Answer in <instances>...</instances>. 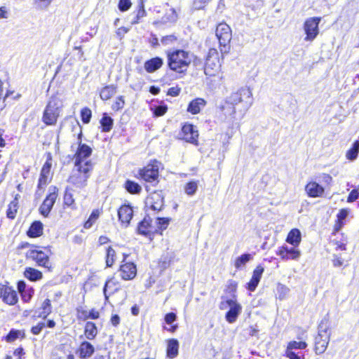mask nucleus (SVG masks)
Here are the masks:
<instances>
[{
    "label": "nucleus",
    "instance_id": "1",
    "mask_svg": "<svg viewBox=\"0 0 359 359\" xmlns=\"http://www.w3.org/2000/svg\"><path fill=\"white\" fill-rule=\"evenodd\" d=\"M191 60L192 55L184 50H175L168 53V67L178 73L186 72Z\"/></svg>",
    "mask_w": 359,
    "mask_h": 359
},
{
    "label": "nucleus",
    "instance_id": "2",
    "mask_svg": "<svg viewBox=\"0 0 359 359\" xmlns=\"http://www.w3.org/2000/svg\"><path fill=\"white\" fill-rule=\"evenodd\" d=\"M76 169L69 177V182L78 188H83L87 185V180L90 177L93 165L88 161L81 165H75Z\"/></svg>",
    "mask_w": 359,
    "mask_h": 359
},
{
    "label": "nucleus",
    "instance_id": "3",
    "mask_svg": "<svg viewBox=\"0 0 359 359\" xmlns=\"http://www.w3.org/2000/svg\"><path fill=\"white\" fill-rule=\"evenodd\" d=\"M226 101L234 106L241 105L240 109V111L242 112L240 116V119H241L245 111L252 104V95L251 91H235L226 98Z\"/></svg>",
    "mask_w": 359,
    "mask_h": 359
},
{
    "label": "nucleus",
    "instance_id": "4",
    "mask_svg": "<svg viewBox=\"0 0 359 359\" xmlns=\"http://www.w3.org/2000/svg\"><path fill=\"white\" fill-rule=\"evenodd\" d=\"M215 34L218 39L221 51L226 53L229 49V43L231 40V29L226 23H220L217 25Z\"/></svg>",
    "mask_w": 359,
    "mask_h": 359
},
{
    "label": "nucleus",
    "instance_id": "5",
    "mask_svg": "<svg viewBox=\"0 0 359 359\" xmlns=\"http://www.w3.org/2000/svg\"><path fill=\"white\" fill-rule=\"evenodd\" d=\"M220 67L218 53L215 48H210L206 57L204 73L206 76H214Z\"/></svg>",
    "mask_w": 359,
    "mask_h": 359
},
{
    "label": "nucleus",
    "instance_id": "6",
    "mask_svg": "<svg viewBox=\"0 0 359 359\" xmlns=\"http://www.w3.org/2000/svg\"><path fill=\"white\" fill-rule=\"evenodd\" d=\"M321 20L320 18L311 17L306 19L304 23V30L306 34L304 39L306 41H313L319 33L318 25Z\"/></svg>",
    "mask_w": 359,
    "mask_h": 359
},
{
    "label": "nucleus",
    "instance_id": "7",
    "mask_svg": "<svg viewBox=\"0 0 359 359\" xmlns=\"http://www.w3.org/2000/svg\"><path fill=\"white\" fill-rule=\"evenodd\" d=\"M159 163L154 161L148 164L140 172L141 177L146 182H157L158 177Z\"/></svg>",
    "mask_w": 359,
    "mask_h": 359
},
{
    "label": "nucleus",
    "instance_id": "8",
    "mask_svg": "<svg viewBox=\"0 0 359 359\" xmlns=\"http://www.w3.org/2000/svg\"><path fill=\"white\" fill-rule=\"evenodd\" d=\"M50 252H45L41 250H32L27 252V257L36 262L39 266L48 269L51 268V263L49 260Z\"/></svg>",
    "mask_w": 359,
    "mask_h": 359
},
{
    "label": "nucleus",
    "instance_id": "9",
    "mask_svg": "<svg viewBox=\"0 0 359 359\" xmlns=\"http://www.w3.org/2000/svg\"><path fill=\"white\" fill-rule=\"evenodd\" d=\"M81 133L78 136L79 147L75 154V165H83L87 158H88L92 154V149L87 144L81 143Z\"/></svg>",
    "mask_w": 359,
    "mask_h": 359
},
{
    "label": "nucleus",
    "instance_id": "10",
    "mask_svg": "<svg viewBox=\"0 0 359 359\" xmlns=\"http://www.w3.org/2000/svg\"><path fill=\"white\" fill-rule=\"evenodd\" d=\"M228 306L230 308L225 315L226 320L229 323H233L236 321L238 316L242 311V306L236 300L232 299H227Z\"/></svg>",
    "mask_w": 359,
    "mask_h": 359
},
{
    "label": "nucleus",
    "instance_id": "11",
    "mask_svg": "<svg viewBox=\"0 0 359 359\" xmlns=\"http://www.w3.org/2000/svg\"><path fill=\"white\" fill-rule=\"evenodd\" d=\"M164 205L162 193L154 191L146 201V205L154 211H160Z\"/></svg>",
    "mask_w": 359,
    "mask_h": 359
},
{
    "label": "nucleus",
    "instance_id": "12",
    "mask_svg": "<svg viewBox=\"0 0 359 359\" xmlns=\"http://www.w3.org/2000/svg\"><path fill=\"white\" fill-rule=\"evenodd\" d=\"M55 187H53V191L50 192L45 198L39 208L40 213L44 217H48L57 198Z\"/></svg>",
    "mask_w": 359,
    "mask_h": 359
},
{
    "label": "nucleus",
    "instance_id": "13",
    "mask_svg": "<svg viewBox=\"0 0 359 359\" xmlns=\"http://www.w3.org/2000/svg\"><path fill=\"white\" fill-rule=\"evenodd\" d=\"M182 138L187 142L197 144L198 133L191 124H185L182 128Z\"/></svg>",
    "mask_w": 359,
    "mask_h": 359
},
{
    "label": "nucleus",
    "instance_id": "14",
    "mask_svg": "<svg viewBox=\"0 0 359 359\" xmlns=\"http://www.w3.org/2000/svg\"><path fill=\"white\" fill-rule=\"evenodd\" d=\"M51 168V163L48 161H46L41 170L40 177L39 179V183L37 186L36 194L39 193V191L43 190L45 187L48 184L50 180V172Z\"/></svg>",
    "mask_w": 359,
    "mask_h": 359
},
{
    "label": "nucleus",
    "instance_id": "15",
    "mask_svg": "<svg viewBox=\"0 0 359 359\" xmlns=\"http://www.w3.org/2000/svg\"><path fill=\"white\" fill-rule=\"evenodd\" d=\"M277 255L283 259L298 260L301 256V252L294 248H288L287 245H284L278 250Z\"/></svg>",
    "mask_w": 359,
    "mask_h": 359
},
{
    "label": "nucleus",
    "instance_id": "16",
    "mask_svg": "<svg viewBox=\"0 0 359 359\" xmlns=\"http://www.w3.org/2000/svg\"><path fill=\"white\" fill-rule=\"evenodd\" d=\"M118 215L121 225L127 227L133 215V210L130 205H122L118 210Z\"/></svg>",
    "mask_w": 359,
    "mask_h": 359
},
{
    "label": "nucleus",
    "instance_id": "17",
    "mask_svg": "<svg viewBox=\"0 0 359 359\" xmlns=\"http://www.w3.org/2000/svg\"><path fill=\"white\" fill-rule=\"evenodd\" d=\"M330 341V334H318L315 339V351L322 354L327 349Z\"/></svg>",
    "mask_w": 359,
    "mask_h": 359
},
{
    "label": "nucleus",
    "instance_id": "18",
    "mask_svg": "<svg viewBox=\"0 0 359 359\" xmlns=\"http://www.w3.org/2000/svg\"><path fill=\"white\" fill-rule=\"evenodd\" d=\"M121 276L123 280H131L137 273L136 266L131 262L126 263L120 267Z\"/></svg>",
    "mask_w": 359,
    "mask_h": 359
},
{
    "label": "nucleus",
    "instance_id": "19",
    "mask_svg": "<svg viewBox=\"0 0 359 359\" xmlns=\"http://www.w3.org/2000/svg\"><path fill=\"white\" fill-rule=\"evenodd\" d=\"M305 191L309 196L312 198L320 197L324 193V188L316 182H310L305 187Z\"/></svg>",
    "mask_w": 359,
    "mask_h": 359
},
{
    "label": "nucleus",
    "instance_id": "20",
    "mask_svg": "<svg viewBox=\"0 0 359 359\" xmlns=\"http://www.w3.org/2000/svg\"><path fill=\"white\" fill-rule=\"evenodd\" d=\"M264 271V267L262 266L261 265L257 266L256 269L254 270L252 278L250 281L248 283V289L250 291L255 290L257 285L260 281Z\"/></svg>",
    "mask_w": 359,
    "mask_h": 359
},
{
    "label": "nucleus",
    "instance_id": "21",
    "mask_svg": "<svg viewBox=\"0 0 359 359\" xmlns=\"http://www.w3.org/2000/svg\"><path fill=\"white\" fill-rule=\"evenodd\" d=\"M60 113L49 107H46L43 111L42 121L48 126H53L56 123Z\"/></svg>",
    "mask_w": 359,
    "mask_h": 359
},
{
    "label": "nucleus",
    "instance_id": "22",
    "mask_svg": "<svg viewBox=\"0 0 359 359\" xmlns=\"http://www.w3.org/2000/svg\"><path fill=\"white\" fill-rule=\"evenodd\" d=\"M220 109L229 122L233 123L238 119L236 116V107L232 104L225 101L224 104L220 107Z\"/></svg>",
    "mask_w": 359,
    "mask_h": 359
},
{
    "label": "nucleus",
    "instance_id": "23",
    "mask_svg": "<svg viewBox=\"0 0 359 359\" xmlns=\"http://www.w3.org/2000/svg\"><path fill=\"white\" fill-rule=\"evenodd\" d=\"M62 94L57 92L51 96L46 107L53 109L60 113V109L62 107Z\"/></svg>",
    "mask_w": 359,
    "mask_h": 359
},
{
    "label": "nucleus",
    "instance_id": "24",
    "mask_svg": "<svg viewBox=\"0 0 359 359\" xmlns=\"http://www.w3.org/2000/svg\"><path fill=\"white\" fill-rule=\"evenodd\" d=\"M151 219L150 217H145L142 222H140L137 226V232L139 234L147 236L152 232V227L151 225Z\"/></svg>",
    "mask_w": 359,
    "mask_h": 359
},
{
    "label": "nucleus",
    "instance_id": "25",
    "mask_svg": "<svg viewBox=\"0 0 359 359\" xmlns=\"http://www.w3.org/2000/svg\"><path fill=\"white\" fill-rule=\"evenodd\" d=\"M163 64V59L156 57L145 62L144 69L147 72L152 73L158 69Z\"/></svg>",
    "mask_w": 359,
    "mask_h": 359
},
{
    "label": "nucleus",
    "instance_id": "26",
    "mask_svg": "<svg viewBox=\"0 0 359 359\" xmlns=\"http://www.w3.org/2000/svg\"><path fill=\"white\" fill-rule=\"evenodd\" d=\"M179 342L175 339H171L168 341L167 344V357L169 358H175L178 355Z\"/></svg>",
    "mask_w": 359,
    "mask_h": 359
},
{
    "label": "nucleus",
    "instance_id": "27",
    "mask_svg": "<svg viewBox=\"0 0 359 359\" xmlns=\"http://www.w3.org/2000/svg\"><path fill=\"white\" fill-rule=\"evenodd\" d=\"M2 298L3 301L9 305H14L18 302L17 292L11 287L6 288V290H4V294Z\"/></svg>",
    "mask_w": 359,
    "mask_h": 359
},
{
    "label": "nucleus",
    "instance_id": "28",
    "mask_svg": "<svg viewBox=\"0 0 359 359\" xmlns=\"http://www.w3.org/2000/svg\"><path fill=\"white\" fill-rule=\"evenodd\" d=\"M205 103L203 99L196 98L189 103L187 110L193 114H196L205 107Z\"/></svg>",
    "mask_w": 359,
    "mask_h": 359
},
{
    "label": "nucleus",
    "instance_id": "29",
    "mask_svg": "<svg viewBox=\"0 0 359 359\" xmlns=\"http://www.w3.org/2000/svg\"><path fill=\"white\" fill-rule=\"evenodd\" d=\"M94 351L95 349L93 346L88 341L82 342L79 349L80 357L83 358H89L94 353Z\"/></svg>",
    "mask_w": 359,
    "mask_h": 359
},
{
    "label": "nucleus",
    "instance_id": "30",
    "mask_svg": "<svg viewBox=\"0 0 359 359\" xmlns=\"http://www.w3.org/2000/svg\"><path fill=\"white\" fill-rule=\"evenodd\" d=\"M43 233V224L39 221L34 222L30 226L27 235L31 238H36L40 236Z\"/></svg>",
    "mask_w": 359,
    "mask_h": 359
},
{
    "label": "nucleus",
    "instance_id": "31",
    "mask_svg": "<svg viewBox=\"0 0 359 359\" xmlns=\"http://www.w3.org/2000/svg\"><path fill=\"white\" fill-rule=\"evenodd\" d=\"M301 240L300 231L297 229H293L289 232L286 241L294 246H297L300 243Z\"/></svg>",
    "mask_w": 359,
    "mask_h": 359
},
{
    "label": "nucleus",
    "instance_id": "32",
    "mask_svg": "<svg viewBox=\"0 0 359 359\" xmlns=\"http://www.w3.org/2000/svg\"><path fill=\"white\" fill-rule=\"evenodd\" d=\"M20 198L19 194H16L13 201H12L8 207L6 211V215L10 219H14L16 216V213L18 208V198Z\"/></svg>",
    "mask_w": 359,
    "mask_h": 359
},
{
    "label": "nucleus",
    "instance_id": "33",
    "mask_svg": "<svg viewBox=\"0 0 359 359\" xmlns=\"http://www.w3.org/2000/svg\"><path fill=\"white\" fill-rule=\"evenodd\" d=\"M97 334V330L95 324L93 322H87L85 325V335L89 339H93Z\"/></svg>",
    "mask_w": 359,
    "mask_h": 359
},
{
    "label": "nucleus",
    "instance_id": "34",
    "mask_svg": "<svg viewBox=\"0 0 359 359\" xmlns=\"http://www.w3.org/2000/svg\"><path fill=\"white\" fill-rule=\"evenodd\" d=\"M303 337L300 334L297 336V339H299V341H291L287 344V349L293 351L294 349H305L307 347V343L304 341H302L303 339Z\"/></svg>",
    "mask_w": 359,
    "mask_h": 359
},
{
    "label": "nucleus",
    "instance_id": "35",
    "mask_svg": "<svg viewBox=\"0 0 359 359\" xmlns=\"http://www.w3.org/2000/svg\"><path fill=\"white\" fill-rule=\"evenodd\" d=\"M117 284L118 282L114 278H111L106 281L103 289V292L106 299H108L109 298V296L107 295L108 290H110V294H114L116 291H117V288L115 287Z\"/></svg>",
    "mask_w": 359,
    "mask_h": 359
},
{
    "label": "nucleus",
    "instance_id": "36",
    "mask_svg": "<svg viewBox=\"0 0 359 359\" xmlns=\"http://www.w3.org/2000/svg\"><path fill=\"white\" fill-rule=\"evenodd\" d=\"M25 276L32 281L40 280L42 278V273L33 268H27L25 271Z\"/></svg>",
    "mask_w": 359,
    "mask_h": 359
},
{
    "label": "nucleus",
    "instance_id": "37",
    "mask_svg": "<svg viewBox=\"0 0 359 359\" xmlns=\"http://www.w3.org/2000/svg\"><path fill=\"white\" fill-rule=\"evenodd\" d=\"M100 124L102 128V131L109 132L112 128L113 119L110 116L104 114L103 117L100 120Z\"/></svg>",
    "mask_w": 359,
    "mask_h": 359
},
{
    "label": "nucleus",
    "instance_id": "38",
    "mask_svg": "<svg viewBox=\"0 0 359 359\" xmlns=\"http://www.w3.org/2000/svg\"><path fill=\"white\" fill-rule=\"evenodd\" d=\"M252 258V255L248 253L242 255L236 258L234 266L237 269H241Z\"/></svg>",
    "mask_w": 359,
    "mask_h": 359
},
{
    "label": "nucleus",
    "instance_id": "39",
    "mask_svg": "<svg viewBox=\"0 0 359 359\" xmlns=\"http://www.w3.org/2000/svg\"><path fill=\"white\" fill-rule=\"evenodd\" d=\"M126 189L130 194H138L142 190L141 187L136 182L127 180L125 183Z\"/></svg>",
    "mask_w": 359,
    "mask_h": 359
},
{
    "label": "nucleus",
    "instance_id": "40",
    "mask_svg": "<svg viewBox=\"0 0 359 359\" xmlns=\"http://www.w3.org/2000/svg\"><path fill=\"white\" fill-rule=\"evenodd\" d=\"M359 152V141H355L352 147L347 151L346 158L351 161L355 160Z\"/></svg>",
    "mask_w": 359,
    "mask_h": 359
},
{
    "label": "nucleus",
    "instance_id": "41",
    "mask_svg": "<svg viewBox=\"0 0 359 359\" xmlns=\"http://www.w3.org/2000/svg\"><path fill=\"white\" fill-rule=\"evenodd\" d=\"M290 292V289L285 285L279 283L277 286L278 298L283 300L287 297Z\"/></svg>",
    "mask_w": 359,
    "mask_h": 359
},
{
    "label": "nucleus",
    "instance_id": "42",
    "mask_svg": "<svg viewBox=\"0 0 359 359\" xmlns=\"http://www.w3.org/2000/svg\"><path fill=\"white\" fill-rule=\"evenodd\" d=\"M198 189V182L196 181H191L188 182L184 187V191L189 196L195 194Z\"/></svg>",
    "mask_w": 359,
    "mask_h": 359
},
{
    "label": "nucleus",
    "instance_id": "43",
    "mask_svg": "<svg viewBox=\"0 0 359 359\" xmlns=\"http://www.w3.org/2000/svg\"><path fill=\"white\" fill-rule=\"evenodd\" d=\"M146 15V11L144 8V4L142 2L140 3L139 5V9L137 11V13L133 17V18L131 20L132 24H137L141 18L144 17Z\"/></svg>",
    "mask_w": 359,
    "mask_h": 359
},
{
    "label": "nucleus",
    "instance_id": "44",
    "mask_svg": "<svg viewBox=\"0 0 359 359\" xmlns=\"http://www.w3.org/2000/svg\"><path fill=\"white\" fill-rule=\"evenodd\" d=\"M115 255V250L111 247H109L107 250L106 256V264L107 266L110 267L113 265Z\"/></svg>",
    "mask_w": 359,
    "mask_h": 359
},
{
    "label": "nucleus",
    "instance_id": "45",
    "mask_svg": "<svg viewBox=\"0 0 359 359\" xmlns=\"http://www.w3.org/2000/svg\"><path fill=\"white\" fill-rule=\"evenodd\" d=\"M42 309L43 311L40 313L39 316L45 318L51 312L50 301L48 299L43 302Z\"/></svg>",
    "mask_w": 359,
    "mask_h": 359
},
{
    "label": "nucleus",
    "instance_id": "46",
    "mask_svg": "<svg viewBox=\"0 0 359 359\" xmlns=\"http://www.w3.org/2000/svg\"><path fill=\"white\" fill-rule=\"evenodd\" d=\"M54 0H34L38 9L46 10Z\"/></svg>",
    "mask_w": 359,
    "mask_h": 359
},
{
    "label": "nucleus",
    "instance_id": "47",
    "mask_svg": "<svg viewBox=\"0 0 359 359\" xmlns=\"http://www.w3.org/2000/svg\"><path fill=\"white\" fill-rule=\"evenodd\" d=\"M76 316L79 320H86L88 319V311L83 306H79L76 309Z\"/></svg>",
    "mask_w": 359,
    "mask_h": 359
},
{
    "label": "nucleus",
    "instance_id": "48",
    "mask_svg": "<svg viewBox=\"0 0 359 359\" xmlns=\"http://www.w3.org/2000/svg\"><path fill=\"white\" fill-rule=\"evenodd\" d=\"M91 111L88 108H83L81 111L82 121L84 123H88L91 118Z\"/></svg>",
    "mask_w": 359,
    "mask_h": 359
},
{
    "label": "nucleus",
    "instance_id": "49",
    "mask_svg": "<svg viewBox=\"0 0 359 359\" xmlns=\"http://www.w3.org/2000/svg\"><path fill=\"white\" fill-rule=\"evenodd\" d=\"M20 332L19 330H11L6 337L8 342H12L19 337Z\"/></svg>",
    "mask_w": 359,
    "mask_h": 359
},
{
    "label": "nucleus",
    "instance_id": "50",
    "mask_svg": "<svg viewBox=\"0 0 359 359\" xmlns=\"http://www.w3.org/2000/svg\"><path fill=\"white\" fill-rule=\"evenodd\" d=\"M20 294H21L22 300L25 302H27L32 297V295L34 294V290L32 287H29V288H27V290H25L24 292H21Z\"/></svg>",
    "mask_w": 359,
    "mask_h": 359
},
{
    "label": "nucleus",
    "instance_id": "51",
    "mask_svg": "<svg viewBox=\"0 0 359 359\" xmlns=\"http://www.w3.org/2000/svg\"><path fill=\"white\" fill-rule=\"evenodd\" d=\"M118 9L122 11H128L131 6L130 0H119L118 2Z\"/></svg>",
    "mask_w": 359,
    "mask_h": 359
},
{
    "label": "nucleus",
    "instance_id": "52",
    "mask_svg": "<svg viewBox=\"0 0 359 359\" xmlns=\"http://www.w3.org/2000/svg\"><path fill=\"white\" fill-rule=\"evenodd\" d=\"M64 203L67 206H71L74 203V199L73 198L72 194L69 192L67 190L65 191L64 196Z\"/></svg>",
    "mask_w": 359,
    "mask_h": 359
},
{
    "label": "nucleus",
    "instance_id": "53",
    "mask_svg": "<svg viewBox=\"0 0 359 359\" xmlns=\"http://www.w3.org/2000/svg\"><path fill=\"white\" fill-rule=\"evenodd\" d=\"M178 18L176 11L174 8H170L166 13V19L169 22H175Z\"/></svg>",
    "mask_w": 359,
    "mask_h": 359
},
{
    "label": "nucleus",
    "instance_id": "54",
    "mask_svg": "<svg viewBox=\"0 0 359 359\" xmlns=\"http://www.w3.org/2000/svg\"><path fill=\"white\" fill-rule=\"evenodd\" d=\"M212 0H194L193 5L195 9L199 10L205 6Z\"/></svg>",
    "mask_w": 359,
    "mask_h": 359
},
{
    "label": "nucleus",
    "instance_id": "55",
    "mask_svg": "<svg viewBox=\"0 0 359 359\" xmlns=\"http://www.w3.org/2000/svg\"><path fill=\"white\" fill-rule=\"evenodd\" d=\"M156 221L158 228L161 229H165L169 224V219L168 218L158 217Z\"/></svg>",
    "mask_w": 359,
    "mask_h": 359
},
{
    "label": "nucleus",
    "instance_id": "56",
    "mask_svg": "<svg viewBox=\"0 0 359 359\" xmlns=\"http://www.w3.org/2000/svg\"><path fill=\"white\" fill-rule=\"evenodd\" d=\"M358 198H359L358 189H353L350 192V194L348 196L347 202L352 203V202L355 201V200H357Z\"/></svg>",
    "mask_w": 359,
    "mask_h": 359
},
{
    "label": "nucleus",
    "instance_id": "57",
    "mask_svg": "<svg viewBox=\"0 0 359 359\" xmlns=\"http://www.w3.org/2000/svg\"><path fill=\"white\" fill-rule=\"evenodd\" d=\"M124 106V100L122 97H119L116 99L114 104L112 105V109L114 110H119Z\"/></svg>",
    "mask_w": 359,
    "mask_h": 359
},
{
    "label": "nucleus",
    "instance_id": "58",
    "mask_svg": "<svg viewBox=\"0 0 359 359\" xmlns=\"http://www.w3.org/2000/svg\"><path fill=\"white\" fill-rule=\"evenodd\" d=\"M167 111V107L164 105H160L154 109V114L156 116H163Z\"/></svg>",
    "mask_w": 359,
    "mask_h": 359
},
{
    "label": "nucleus",
    "instance_id": "59",
    "mask_svg": "<svg viewBox=\"0 0 359 359\" xmlns=\"http://www.w3.org/2000/svg\"><path fill=\"white\" fill-rule=\"evenodd\" d=\"M176 40L177 38L174 35H168L162 38L161 43L163 45H169L172 42L175 41Z\"/></svg>",
    "mask_w": 359,
    "mask_h": 359
},
{
    "label": "nucleus",
    "instance_id": "60",
    "mask_svg": "<svg viewBox=\"0 0 359 359\" xmlns=\"http://www.w3.org/2000/svg\"><path fill=\"white\" fill-rule=\"evenodd\" d=\"M44 327L45 323H39L36 326L32 327L31 332L33 334H39L41 332V331L44 328Z\"/></svg>",
    "mask_w": 359,
    "mask_h": 359
},
{
    "label": "nucleus",
    "instance_id": "61",
    "mask_svg": "<svg viewBox=\"0 0 359 359\" xmlns=\"http://www.w3.org/2000/svg\"><path fill=\"white\" fill-rule=\"evenodd\" d=\"M327 329H328V326L327 325V322H324L323 320L321 321V323H320L319 326H318V334H329L327 333Z\"/></svg>",
    "mask_w": 359,
    "mask_h": 359
},
{
    "label": "nucleus",
    "instance_id": "62",
    "mask_svg": "<svg viewBox=\"0 0 359 359\" xmlns=\"http://www.w3.org/2000/svg\"><path fill=\"white\" fill-rule=\"evenodd\" d=\"M176 318V314L172 312L168 313L165 316V321L168 325H171L174 321H175Z\"/></svg>",
    "mask_w": 359,
    "mask_h": 359
},
{
    "label": "nucleus",
    "instance_id": "63",
    "mask_svg": "<svg viewBox=\"0 0 359 359\" xmlns=\"http://www.w3.org/2000/svg\"><path fill=\"white\" fill-rule=\"evenodd\" d=\"M129 31V29L128 28H126L125 27H119L116 32V36L120 39H121L124 35Z\"/></svg>",
    "mask_w": 359,
    "mask_h": 359
},
{
    "label": "nucleus",
    "instance_id": "64",
    "mask_svg": "<svg viewBox=\"0 0 359 359\" xmlns=\"http://www.w3.org/2000/svg\"><path fill=\"white\" fill-rule=\"evenodd\" d=\"M348 212H349L347 209H341L337 215L338 220L339 222H342L347 217Z\"/></svg>",
    "mask_w": 359,
    "mask_h": 359
}]
</instances>
